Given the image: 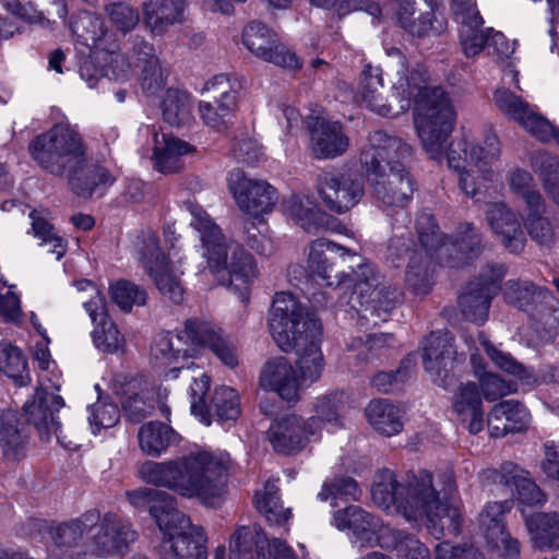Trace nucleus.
I'll list each match as a JSON object with an SVG mask.
<instances>
[{
  "instance_id": "aec40b11",
  "label": "nucleus",
  "mask_w": 559,
  "mask_h": 559,
  "mask_svg": "<svg viewBox=\"0 0 559 559\" xmlns=\"http://www.w3.org/2000/svg\"><path fill=\"white\" fill-rule=\"evenodd\" d=\"M241 39L254 57L265 62L287 69L301 67L299 58L281 40L278 34L259 21L245 26Z\"/></svg>"
},
{
  "instance_id": "0e129e2a",
  "label": "nucleus",
  "mask_w": 559,
  "mask_h": 559,
  "mask_svg": "<svg viewBox=\"0 0 559 559\" xmlns=\"http://www.w3.org/2000/svg\"><path fill=\"white\" fill-rule=\"evenodd\" d=\"M415 10L413 0H403L400 2L399 9L396 10V19L399 23L412 35L418 37L427 35L432 26V15L427 13L420 16L418 21H413L412 16Z\"/></svg>"
},
{
  "instance_id": "680f3d73",
  "label": "nucleus",
  "mask_w": 559,
  "mask_h": 559,
  "mask_svg": "<svg viewBox=\"0 0 559 559\" xmlns=\"http://www.w3.org/2000/svg\"><path fill=\"white\" fill-rule=\"evenodd\" d=\"M548 295L547 289H537L530 282L509 281L503 290L506 301L519 308H523L537 298L545 299Z\"/></svg>"
},
{
  "instance_id": "c85d7f7f",
  "label": "nucleus",
  "mask_w": 559,
  "mask_h": 559,
  "mask_svg": "<svg viewBox=\"0 0 559 559\" xmlns=\"http://www.w3.org/2000/svg\"><path fill=\"white\" fill-rule=\"evenodd\" d=\"M309 130V148L319 159L334 158L344 154L349 145L342 124L322 117H310L307 120Z\"/></svg>"
},
{
  "instance_id": "e433bc0d",
  "label": "nucleus",
  "mask_w": 559,
  "mask_h": 559,
  "mask_svg": "<svg viewBox=\"0 0 559 559\" xmlns=\"http://www.w3.org/2000/svg\"><path fill=\"white\" fill-rule=\"evenodd\" d=\"M486 219L491 230L500 237L508 249L512 252L523 250L524 237L520 221L506 203L489 204L486 210Z\"/></svg>"
},
{
  "instance_id": "c03bdc74",
  "label": "nucleus",
  "mask_w": 559,
  "mask_h": 559,
  "mask_svg": "<svg viewBox=\"0 0 559 559\" xmlns=\"http://www.w3.org/2000/svg\"><path fill=\"white\" fill-rule=\"evenodd\" d=\"M72 34L82 46L93 49H104L103 41L108 34L98 15L82 11L74 15L70 23Z\"/></svg>"
},
{
  "instance_id": "f03ea898",
  "label": "nucleus",
  "mask_w": 559,
  "mask_h": 559,
  "mask_svg": "<svg viewBox=\"0 0 559 559\" xmlns=\"http://www.w3.org/2000/svg\"><path fill=\"white\" fill-rule=\"evenodd\" d=\"M230 467L231 459L228 453L197 447L175 459L147 461L141 466L139 474L146 484L215 507L225 496Z\"/></svg>"
},
{
  "instance_id": "6e6d98bb",
  "label": "nucleus",
  "mask_w": 559,
  "mask_h": 559,
  "mask_svg": "<svg viewBox=\"0 0 559 559\" xmlns=\"http://www.w3.org/2000/svg\"><path fill=\"white\" fill-rule=\"evenodd\" d=\"M162 112L164 120L171 126L185 123L191 116L189 96L178 90H167L162 103Z\"/></svg>"
},
{
  "instance_id": "393cba45",
  "label": "nucleus",
  "mask_w": 559,
  "mask_h": 559,
  "mask_svg": "<svg viewBox=\"0 0 559 559\" xmlns=\"http://www.w3.org/2000/svg\"><path fill=\"white\" fill-rule=\"evenodd\" d=\"M139 139L152 150L155 168L164 174L175 173L180 168V158L194 152V147L170 133L160 132L155 124L139 128Z\"/></svg>"
},
{
  "instance_id": "37998d69",
  "label": "nucleus",
  "mask_w": 559,
  "mask_h": 559,
  "mask_svg": "<svg viewBox=\"0 0 559 559\" xmlns=\"http://www.w3.org/2000/svg\"><path fill=\"white\" fill-rule=\"evenodd\" d=\"M533 546L537 549L559 547V513H536L525 516Z\"/></svg>"
},
{
  "instance_id": "a211bd4d",
  "label": "nucleus",
  "mask_w": 559,
  "mask_h": 559,
  "mask_svg": "<svg viewBox=\"0 0 559 559\" xmlns=\"http://www.w3.org/2000/svg\"><path fill=\"white\" fill-rule=\"evenodd\" d=\"M224 546L215 548L212 559H225ZM228 559H297L294 550L278 538L269 540L257 530L241 526L231 535Z\"/></svg>"
},
{
  "instance_id": "b1692460",
  "label": "nucleus",
  "mask_w": 559,
  "mask_h": 559,
  "mask_svg": "<svg viewBox=\"0 0 559 559\" xmlns=\"http://www.w3.org/2000/svg\"><path fill=\"white\" fill-rule=\"evenodd\" d=\"M109 386L114 394L119 396L130 421H141L152 414L155 407V391L143 377L117 373L110 380Z\"/></svg>"
},
{
  "instance_id": "864d4df0",
  "label": "nucleus",
  "mask_w": 559,
  "mask_h": 559,
  "mask_svg": "<svg viewBox=\"0 0 559 559\" xmlns=\"http://www.w3.org/2000/svg\"><path fill=\"white\" fill-rule=\"evenodd\" d=\"M0 371L19 385H26L29 382L27 362L22 352L7 341L0 342Z\"/></svg>"
},
{
  "instance_id": "603ef678",
  "label": "nucleus",
  "mask_w": 559,
  "mask_h": 559,
  "mask_svg": "<svg viewBox=\"0 0 559 559\" xmlns=\"http://www.w3.org/2000/svg\"><path fill=\"white\" fill-rule=\"evenodd\" d=\"M532 167L539 176L543 187L552 201L559 206V160L543 152L532 158Z\"/></svg>"
},
{
  "instance_id": "e2e57ef3",
  "label": "nucleus",
  "mask_w": 559,
  "mask_h": 559,
  "mask_svg": "<svg viewBox=\"0 0 559 559\" xmlns=\"http://www.w3.org/2000/svg\"><path fill=\"white\" fill-rule=\"evenodd\" d=\"M119 419L120 412L116 404L97 401L88 407V423L94 435L114 427Z\"/></svg>"
},
{
  "instance_id": "7ed1b4c3",
  "label": "nucleus",
  "mask_w": 559,
  "mask_h": 559,
  "mask_svg": "<svg viewBox=\"0 0 559 559\" xmlns=\"http://www.w3.org/2000/svg\"><path fill=\"white\" fill-rule=\"evenodd\" d=\"M307 272L313 281L328 287L353 283V295L358 304L370 305L372 313H389L395 306L393 298L379 289L380 275L376 267L340 245L319 238L310 242L307 255Z\"/></svg>"
},
{
  "instance_id": "f704fd0d",
  "label": "nucleus",
  "mask_w": 559,
  "mask_h": 559,
  "mask_svg": "<svg viewBox=\"0 0 559 559\" xmlns=\"http://www.w3.org/2000/svg\"><path fill=\"white\" fill-rule=\"evenodd\" d=\"M333 525L340 530H350L352 543L358 550L372 547L374 532L379 527V519L357 506H350L333 515Z\"/></svg>"
},
{
  "instance_id": "8fccbe9b",
  "label": "nucleus",
  "mask_w": 559,
  "mask_h": 559,
  "mask_svg": "<svg viewBox=\"0 0 559 559\" xmlns=\"http://www.w3.org/2000/svg\"><path fill=\"white\" fill-rule=\"evenodd\" d=\"M507 182L510 191L522 199L526 209H542L544 199L536 188L533 176L522 168H514L507 175Z\"/></svg>"
},
{
  "instance_id": "5fc2aeb1",
  "label": "nucleus",
  "mask_w": 559,
  "mask_h": 559,
  "mask_svg": "<svg viewBox=\"0 0 559 559\" xmlns=\"http://www.w3.org/2000/svg\"><path fill=\"white\" fill-rule=\"evenodd\" d=\"M32 219V230L34 237L40 240V245H49V253L60 260L66 253V242L62 237L58 236L52 224L47 217V213L43 211H32L29 213Z\"/></svg>"
},
{
  "instance_id": "39448f33",
  "label": "nucleus",
  "mask_w": 559,
  "mask_h": 559,
  "mask_svg": "<svg viewBox=\"0 0 559 559\" xmlns=\"http://www.w3.org/2000/svg\"><path fill=\"white\" fill-rule=\"evenodd\" d=\"M411 155V145L396 136L383 131L369 135L360 162L376 198L383 205L402 209L411 201L414 182L403 165Z\"/></svg>"
},
{
  "instance_id": "f3484780",
  "label": "nucleus",
  "mask_w": 559,
  "mask_h": 559,
  "mask_svg": "<svg viewBox=\"0 0 559 559\" xmlns=\"http://www.w3.org/2000/svg\"><path fill=\"white\" fill-rule=\"evenodd\" d=\"M136 69L143 92L147 96L157 95L165 85L164 75L153 45L142 38H134L129 56L111 52L105 75L126 81Z\"/></svg>"
},
{
  "instance_id": "423d86ee",
  "label": "nucleus",
  "mask_w": 559,
  "mask_h": 559,
  "mask_svg": "<svg viewBox=\"0 0 559 559\" xmlns=\"http://www.w3.org/2000/svg\"><path fill=\"white\" fill-rule=\"evenodd\" d=\"M129 502L138 509L148 508L150 514L164 534L160 559H206V535L177 509V499L168 492L139 488L127 492Z\"/></svg>"
},
{
  "instance_id": "6e6552de",
  "label": "nucleus",
  "mask_w": 559,
  "mask_h": 559,
  "mask_svg": "<svg viewBox=\"0 0 559 559\" xmlns=\"http://www.w3.org/2000/svg\"><path fill=\"white\" fill-rule=\"evenodd\" d=\"M51 534L58 547H72L82 540L85 554L105 559L123 556L138 538L129 521L115 513H106L102 518L97 511H88L62 523Z\"/></svg>"
},
{
  "instance_id": "338daca9",
  "label": "nucleus",
  "mask_w": 559,
  "mask_h": 559,
  "mask_svg": "<svg viewBox=\"0 0 559 559\" xmlns=\"http://www.w3.org/2000/svg\"><path fill=\"white\" fill-rule=\"evenodd\" d=\"M105 11L112 26L122 34L130 32L139 23L138 11L129 4L110 3L106 5Z\"/></svg>"
},
{
  "instance_id": "4d7b16f0",
  "label": "nucleus",
  "mask_w": 559,
  "mask_h": 559,
  "mask_svg": "<svg viewBox=\"0 0 559 559\" xmlns=\"http://www.w3.org/2000/svg\"><path fill=\"white\" fill-rule=\"evenodd\" d=\"M474 367V373L479 380L483 395L487 401H496L506 395L516 392V384L512 381H506L498 374L491 372H480L475 356L471 358Z\"/></svg>"
},
{
  "instance_id": "a18cd8bd",
  "label": "nucleus",
  "mask_w": 559,
  "mask_h": 559,
  "mask_svg": "<svg viewBox=\"0 0 559 559\" xmlns=\"http://www.w3.org/2000/svg\"><path fill=\"white\" fill-rule=\"evenodd\" d=\"M321 337H309L294 350L297 354V367L300 380L306 383L318 381L323 372L325 362L321 350Z\"/></svg>"
},
{
  "instance_id": "58836bf2",
  "label": "nucleus",
  "mask_w": 559,
  "mask_h": 559,
  "mask_svg": "<svg viewBox=\"0 0 559 559\" xmlns=\"http://www.w3.org/2000/svg\"><path fill=\"white\" fill-rule=\"evenodd\" d=\"M530 413L520 402L509 400L493 405L487 423L491 437L500 438L508 432H518L530 424Z\"/></svg>"
},
{
  "instance_id": "ea45409f",
  "label": "nucleus",
  "mask_w": 559,
  "mask_h": 559,
  "mask_svg": "<svg viewBox=\"0 0 559 559\" xmlns=\"http://www.w3.org/2000/svg\"><path fill=\"white\" fill-rule=\"evenodd\" d=\"M430 88L427 86V74L423 68L409 70L402 61L392 85V96L397 103V112L407 111L412 99L415 105L420 94Z\"/></svg>"
},
{
  "instance_id": "c9c22d12",
  "label": "nucleus",
  "mask_w": 559,
  "mask_h": 559,
  "mask_svg": "<svg viewBox=\"0 0 559 559\" xmlns=\"http://www.w3.org/2000/svg\"><path fill=\"white\" fill-rule=\"evenodd\" d=\"M186 9L185 0H144V25L154 36L164 35L169 27L185 20Z\"/></svg>"
},
{
  "instance_id": "bf43d9fd",
  "label": "nucleus",
  "mask_w": 559,
  "mask_h": 559,
  "mask_svg": "<svg viewBox=\"0 0 559 559\" xmlns=\"http://www.w3.org/2000/svg\"><path fill=\"white\" fill-rule=\"evenodd\" d=\"M110 296L123 311H130L133 306H143L147 297L143 288L122 280L110 285Z\"/></svg>"
},
{
  "instance_id": "f257e3e1",
  "label": "nucleus",
  "mask_w": 559,
  "mask_h": 559,
  "mask_svg": "<svg viewBox=\"0 0 559 559\" xmlns=\"http://www.w3.org/2000/svg\"><path fill=\"white\" fill-rule=\"evenodd\" d=\"M455 491V481L450 474L444 475L443 487L438 491L427 471L411 475L401 484L393 472L382 469L374 477L371 498L379 508L402 513L408 521H426L436 531L447 527L456 534L462 519Z\"/></svg>"
},
{
  "instance_id": "7c9ffc66",
  "label": "nucleus",
  "mask_w": 559,
  "mask_h": 559,
  "mask_svg": "<svg viewBox=\"0 0 559 559\" xmlns=\"http://www.w3.org/2000/svg\"><path fill=\"white\" fill-rule=\"evenodd\" d=\"M83 307L94 324L92 338L95 347L108 354L123 352L124 337L107 314L105 297L96 296L83 302Z\"/></svg>"
},
{
  "instance_id": "473e14b6",
  "label": "nucleus",
  "mask_w": 559,
  "mask_h": 559,
  "mask_svg": "<svg viewBox=\"0 0 559 559\" xmlns=\"http://www.w3.org/2000/svg\"><path fill=\"white\" fill-rule=\"evenodd\" d=\"M487 477L493 483L508 487L512 495L516 493L523 506L540 507L546 501L545 495L530 479L528 473L511 462L502 464L500 471H488Z\"/></svg>"
},
{
  "instance_id": "9d476101",
  "label": "nucleus",
  "mask_w": 559,
  "mask_h": 559,
  "mask_svg": "<svg viewBox=\"0 0 559 559\" xmlns=\"http://www.w3.org/2000/svg\"><path fill=\"white\" fill-rule=\"evenodd\" d=\"M346 401L344 392H332L317 400L316 415L308 419L296 414L275 418L267 431L272 448L275 452L292 454L302 450L309 442L317 441L323 426L337 429L341 427L340 414Z\"/></svg>"
},
{
  "instance_id": "72a5a7b5",
  "label": "nucleus",
  "mask_w": 559,
  "mask_h": 559,
  "mask_svg": "<svg viewBox=\"0 0 559 559\" xmlns=\"http://www.w3.org/2000/svg\"><path fill=\"white\" fill-rule=\"evenodd\" d=\"M62 177L68 179L71 190L83 198L102 197L115 180L106 168L88 164L85 155L80 165L70 168Z\"/></svg>"
},
{
  "instance_id": "a878e982",
  "label": "nucleus",
  "mask_w": 559,
  "mask_h": 559,
  "mask_svg": "<svg viewBox=\"0 0 559 559\" xmlns=\"http://www.w3.org/2000/svg\"><path fill=\"white\" fill-rule=\"evenodd\" d=\"M423 352L424 367L431 380L440 386L448 388L456 365L463 361L455 356L451 333L448 331L431 333L425 340Z\"/></svg>"
},
{
  "instance_id": "de8ad7c7",
  "label": "nucleus",
  "mask_w": 559,
  "mask_h": 559,
  "mask_svg": "<svg viewBox=\"0 0 559 559\" xmlns=\"http://www.w3.org/2000/svg\"><path fill=\"white\" fill-rule=\"evenodd\" d=\"M365 413L368 423L381 435L391 437L403 429L401 409L388 400L371 401Z\"/></svg>"
},
{
  "instance_id": "412c9836",
  "label": "nucleus",
  "mask_w": 559,
  "mask_h": 559,
  "mask_svg": "<svg viewBox=\"0 0 559 559\" xmlns=\"http://www.w3.org/2000/svg\"><path fill=\"white\" fill-rule=\"evenodd\" d=\"M506 274L502 264L486 265L475 282H471L459 298L462 313L469 321L481 324L486 321L490 300L500 289L499 283Z\"/></svg>"
},
{
  "instance_id": "79ce46f5",
  "label": "nucleus",
  "mask_w": 559,
  "mask_h": 559,
  "mask_svg": "<svg viewBox=\"0 0 559 559\" xmlns=\"http://www.w3.org/2000/svg\"><path fill=\"white\" fill-rule=\"evenodd\" d=\"M284 213L299 224L307 233L316 234L325 229L323 221L328 217L308 195L294 194L282 203Z\"/></svg>"
},
{
  "instance_id": "ddd939ff",
  "label": "nucleus",
  "mask_w": 559,
  "mask_h": 559,
  "mask_svg": "<svg viewBox=\"0 0 559 559\" xmlns=\"http://www.w3.org/2000/svg\"><path fill=\"white\" fill-rule=\"evenodd\" d=\"M165 241L169 245L168 254L160 251L158 239L155 234L147 233L143 238L140 249V261L147 274L153 278L158 290L175 304L183 300L185 288L181 283L182 257L175 248L177 240L174 226L167 225L164 228Z\"/></svg>"
},
{
  "instance_id": "2eb2a0df",
  "label": "nucleus",
  "mask_w": 559,
  "mask_h": 559,
  "mask_svg": "<svg viewBox=\"0 0 559 559\" xmlns=\"http://www.w3.org/2000/svg\"><path fill=\"white\" fill-rule=\"evenodd\" d=\"M388 259L395 265L400 266L406 261L405 283L416 294H427L430 289L431 275L433 272L432 260L437 259L440 263L456 267L462 265L454 255L450 253H441L437 251V245L425 247L415 246L405 231L395 233L388 245Z\"/></svg>"
},
{
  "instance_id": "dca6fc26",
  "label": "nucleus",
  "mask_w": 559,
  "mask_h": 559,
  "mask_svg": "<svg viewBox=\"0 0 559 559\" xmlns=\"http://www.w3.org/2000/svg\"><path fill=\"white\" fill-rule=\"evenodd\" d=\"M28 150L43 168L56 176H63L70 168L80 165L85 155L81 135L68 122L57 123L37 135Z\"/></svg>"
},
{
  "instance_id": "bb28decb",
  "label": "nucleus",
  "mask_w": 559,
  "mask_h": 559,
  "mask_svg": "<svg viewBox=\"0 0 559 559\" xmlns=\"http://www.w3.org/2000/svg\"><path fill=\"white\" fill-rule=\"evenodd\" d=\"M493 102L501 114L518 122L532 136L536 139H547L549 136L551 132L550 122L521 96L500 87L493 93Z\"/></svg>"
},
{
  "instance_id": "20e7f679",
  "label": "nucleus",
  "mask_w": 559,
  "mask_h": 559,
  "mask_svg": "<svg viewBox=\"0 0 559 559\" xmlns=\"http://www.w3.org/2000/svg\"><path fill=\"white\" fill-rule=\"evenodd\" d=\"M190 225L200 235L203 257L207 267L201 272L203 281L213 278L211 286L231 287L243 304L249 301L250 286L258 278L259 271L251 254L234 241H226L221 228L199 205L188 203Z\"/></svg>"
},
{
  "instance_id": "4be33fe9",
  "label": "nucleus",
  "mask_w": 559,
  "mask_h": 559,
  "mask_svg": "<svg viewBox=\"0 0 559 559\" xmlns=\"http://www.w3.org/2000/svg\"><path fill=\"white\" fill-rule=\"evenodd\" d=\"M317 191L323 205L336 214L355 207L365 195L362 179L347 173H325L318 179Z\"/></svg>"
},
{
  "instance_id": "774afa93",
  "label": "nucleus",
  "mask_w": 559,
  "mask_h": 559,
  "mask_svg": "<svg viewBox=\"0 0 559 559\" xmlns=\"http://www.w3.org/2000/svg\"><path fill=\"white\" fill-rule=\"evenodd\" d=\"M492 28H483L481 26H465L461 28V45L466 57L478 55L490 39Z\"/></svg>"
},
{
  "instance_id": "1a4fd4ad",
  "label": "nucleus",
  "mask_w": 559,
  "mask_h": 559,
  "mask_svg": "<svg viewBox=\"0 0 559 559\" xmlns=\"http://www.w3.org/2000/svg\"><path fill=\"white\" fill-rule=\"evenodd\" d=\"M501 154V146L495 133L481 140L463 134L451 143L448 165L459 174V186L471 199L480 201L489 185L498 178L495 164Z\"/></svg>"
},
{
  "instance_id": "c756f323",
  "label": "nucleus",
  "mask_w": 559,
  "mask_h": 559,
  "mask_svg": "<svg viewBox=\"0 0 559 559\" xmlns=\"http://www.w3.org/2000/svg\"><path fill=\"white\" fill-rule=\"evenodd\" d=\"M259 385L264 391L276 393L287 402L300 396L301 380L295 367L284 357L267 360L261 369Z\"/></svg>"
},
{
  "instance_id": "4468645a",
  "label": "nucleus",
  "mask_w": 559,
  "mask_h": 559,
  "mask_svg": "<svg viewBox=\"0 0 559 559\" xmlns=\"http://www.w3.org/2000/svg\"><path fill=\"white\" fill-rule=\"evenodd\" d=\"M388 259L395 265L400 266L406 261L405 283L416 294H427L430 289L431 275L433 272L432 260L437 259L440 263L456 267L462 265L454 255L450 253H441L437 251V245L425 247L415 246L405 231L395 233L388 245Z\"/></svg>"
},
{
  "instance_id": "9b49d317",
  "label": "nucleus",
  "mask_w": 559,
  "mask_h": 559,
  "mask_svg": "<svg viewBox=\"0 0 559 559\" xmlns=\"http://www.w3.org/2000/svg\"><path fill=\"white\" fill-rule=\"evenodd\" d=\"M413 121L423 150L431 159L442 160L456 122V111L449 95L441 87L420 94L414 105Z\"/></svg>"
},
{
  "instance_id": "cd10ccee",
  "label": "nucleus",
  "mask_w": 559,
  "mask_h": 559,
  "mask_svg": "<svg viewBox=\"0 0 559 559\" xmlns=\"http://www.w3.org/2000/svg\"><path fill=\"white\" fill-rule=\"evenodd\" d=\"M509 500L486 504L479 514V526L484 532L487 544L504 559H516L520 555V544L504 530L503 515L510 511Z\"/></svg>"
},
{
  "instance_id": "3c124183",
  "label": "nucleus",
  "mask_w": 559,
  "mask_h": 559,
  "mask_svg": "<svg viewBox=\"0 0 559 559\" xmlns=\"http://www.w3.org/2000/svg\"><path fill=\"white\" fill-rule=\"evenodd\" d=\"M257 509L271 524H285L292 516L289 509H284L280 501L278 488L275 484H266L263 490L255 495Z\"/></svg>"
},
{
  "instance_id": "13d9d810",
  "label": "nucleus",
  "mask_w": 559,
  "mask_h": 559,
  "mask_svg": "<svg viewBox=\"0 0 559 559\" xmlns=\"http://www.w3.org/2000/svg\"><path fill=\"white\" fill-rule=\"evenodd\" d=\"M361 496V490L353 478L350 477H335L333 479H328L323 483L321 490L318 492V499L322 502L332 499L335 501L336 499H350V500H359ZM336 503L332 502V507H335Z\"/></svg>"
},
{
  "instance_id": "69168bd1",
  "label": "nucleus",
  "mask_w": 559,
  "mask_h": 559,
  "mask_svg": "<svg viewBox=\"0 0 559 559\" xmlns=\"http://www.w3.org/2000/svg\"><path fill=\"white\" fill-rule=\"evenodd\" d=\"M214 405L222 421H234L240 415V399L236 390L222 386L215 391Z\"/></svg>"
},
{
  "instance_id": "f8f14e48",
  "label": "nucleus",
  "mask_w": 559,
  "mask_h": 559,
  "mask_svg": "<svg viewBox=\"0 0 559 559\" xmlns=\"http://www.w3.org/2000/svg\"><path fill=\"white\" fill-rule=\"evenodd\" d=\"M269 330L283 352H292L309 337L322 336V324L286 292L277 293L269 314Z\"/></svg>"
},
{
  "instance_id": "052dcab7",
  "label": "nucleus",
  "mask_w": 559,
  "mask_h": 559,
  "mask_svg": "<svg viewBox=\"0 0 559 559\" xmlns=\"http://www.w3.org/2000/svg\"><path fill=\"white\" fill-rule=\"evenodd\" d=\"M546 205L542 209H527V216L524 225L533 240L540 245H549L555 238L554 223L543 216Z\"/></svg>"
},
{
  "instance_id": "4c0bfd02",
  "label": "nucleus",
  "mask_w": 559,
  "mask_h": 559,
  "mask_svg": "<svg viewBox=\"0 0 559 559\" xmlns=\"http://www.w3.org/2000/svg\"><path fill=\"white\" fill-rule=\"evenodd\" d=\"M452 409L471 433L483 430V401L476 383L468 381L459 385L452 397Z\"/></svg>"
},
{
  "instance_id": "49530a36",
  "label": "nucleus",
  "mask_w": 559,
  "mask_h": 559,
  "mask_svg": "<svg viewBox=\"0 0 559 559\" xmlns=\"http://www.w3.org/2000/svg\"><path fill=\"white\" fill-rule=\"evenodd\" d=\"M139 444L142 452L148 456H159L168 447L179 441L178 433L169 426L150 421L139 429Z\"/></svg>"
},
{
  "instance_id": "5701e85b",
  "label": "nucleus",
  "mask_w": 559,
  "mask_h": 559,
  "mask_svg": "<svg viewBox=\"0 0 559 559\" xmlns=\"http://www.w3.org/2000/svg\"><path fill=\"white\" fill-rule=\"evenodd\" d=\"M416 229L418 234V240L426 250L429 249L430 242L431 248L437 245V251L441 253H450L455 257L460 262L465 261L478 252L479 248V236L475 233L474 227L471 224L465 225L464 236L460 240H449L442 234L438 231L435 224V219L430 214H420L416 219Z\"/></svg>"
},
{
  "instance_id": "2f4dec72",
  "label": "nucleus",
  "mask_w": 559,
  "mask_h": 559,
  "mask_svg": "<svg viewBox=\"0 0 559 559\" xmlns=\"http://www.w3.org/2000/svg\"><path fill=\"white\" fill-rule=\"evenodd\" d=\"M60 395L37 389L32 401L24 405V416L37 429L40 439L49 440L59 430L56 414L63 406Z\"/></svg>"
},
{
  "instance_id": "a19ab883",
  "label": "nucleus",
  "mask_w": 559,
  "mask_h": 559,
  "mask_svg": "<svg viewBox=\"0 0 559 559\" xmlns=\"http://www.w3.org/2000/svg\"><path fill=\"white\" fill-rule=\"evenodd\" d=\"M480 344L483 345L486 354L491 361L502 371L513 376L518 381L525 385H536L542 381L559 382V369L555 367L549 368L547 376L539 377L533 372L532 369L523 366L516 361L510 354L503 353L496 348L490 342L480 336Z\"/></svg>"
},
{
  "instance_id": "0eeeda50",
  "label": "nucleus",
  "mask_w": 559,
  "mask_h": 559,
  "mask_svg": "<svg viewBox=\"0 0 559 559\" xmlns=\"http://www.w3.org/2000/svg\"><path fill=\"white\" fill-rule=\"evenodd\" d=\"M205 347L225 366H238V352L231 340L214 323L200 319L187 320L175 335L157 337L152 346V357L155 367L162 369L166 378L175 379L181 369L192 367V364H185L187 358L197 356Z\"/></svg>"
},
{
  "instance_id": "6ab92c4d",
  "label": "nucleus",
  "mask_w": 559,
  "mask_h": 559,
  "mask_svg": "<svg viewBox=\"0 0 559 559\" xmlns=\"http://www.w3.org/2000/svg\"><path fill=\"white\" fill-rule=\"evenodd\" d=\"M227 186L239 209L260 223L277 201L276 190L270 183L248 178L240 169L228 173Z\"/></svg>"
},
{
  "instance_id": "09e8293b",
  "label": "nucleus",
  "mask_w": 559,
  "mask_h": 559,
  "mask_svg": "<svg viewBox=\"0 0 559 559\" xmlns=\"http://www.w3.org/2000/svg\"><path fill=\"white\" fill-rule=\"evenodd\" d=\"M383 87L381 70L377 67L367 66L362 71L361 98L362 102L376 114L383 117H395L401 115L397 108L394 109L386 104L379 88Z\"/></svg>"
}]
</instances>
